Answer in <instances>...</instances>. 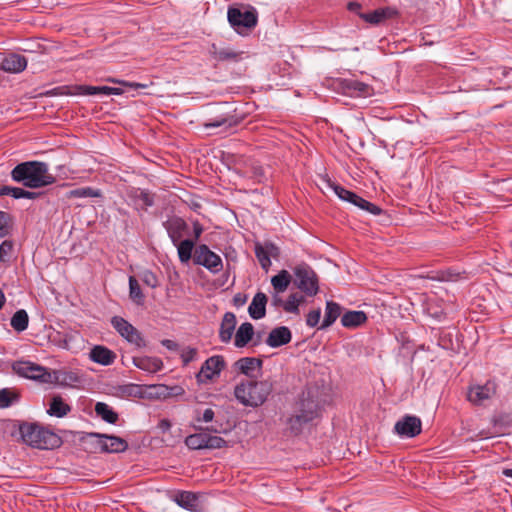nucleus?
Listing matches in <instances>:
<instances>
[{"instance_id":"20","label":"nucleus","mask_w":512,"mask_h":512,"mask_svg":"<svg viewBox=\"0 0 512 512\" xmlns=\"http://www.w3.org/2000/svg\"><path fill=\"white\" fill-rule=\"evenodd\" d=\"M291 340V330L287 326H278L270 331L265 343L271 348H278L288 344Z\"/></svg>"},{"instance_id":"42","label":"nucleus","mask_w":512,"mask_h":512,"mask_svg":"<svg viewBox=\"0 0 512 512\" xmlns=\"http://www.w3.org/2000/svg\"><path fill=\"white\" fill-rule=\"evenodd\" d=\"M29 316L26 310H17L11 318L10 325L17 332H23L28 328Z\"/></svg>"},{"instance_id":"60","label":"nucleus","mask_w":512,"mask_h":512,"mask_svg":"<svg viewBox=\"0 0 512 512\" xmlns=\"http://www.w3.org/2000/svg\"><path fill=\"white\" fill-rule=\"evenodd\" d=\"M253 178L261 183L264 179V170L261 166L253 167Z\"/></svg>"},{"instance_id":"10","label":"nucleus","mask_w":512,"mask_h":512,"mask_svg":"<svg viewBox=\"0 0 512 512\" xmlns=\"http://www.w3.org/2000/svg\"><path fill=\"white\" fill-rule=\"evenodd\" d=\"M111 325L128 343L135 345L138 348L145 347L146 343L141 333L123 317L113 316L111 318Z\"/></svg>"},{"instance_id":"49","label":"nucleus","mask_w":512,"mask_h":512,"mask_svg":"<svg viewBox=\"0 0 512 512\" xmlns=\"http://www.w3.org/2000/svg\"><path fill=\"white\" fill-rule=\"evenodd\" d=\"M17 400H18V395L15 392H13L7 388L0 390V407H2V408L9 407Z\"/></svg>"},{"instance_id":"31","label":"nucleus","mask_w":512,"mask_h":512,"mask_svg":"<svg viewBox=\"0 0 512 512\" xmlns=\"http://www.w3.org/2000/svg\"><path fill=\"white\" fill-rule=\"evenodd\" d=\"M133 364L146 372L156 373L163 368V362L158 357L139 356L133 357Z\"/></svg>"},{"instance_id":"14","label":"nucleus","mask_w":512,"mask_h":512,"mask_svg":"<svg viewBox=\"0 0 512 512\" xmlns=\"http://www.w3.org/2000/svg\"><path fill=\"white\" fill-rule=\"evenodd\" d=\"M254 253L261 268L268 271L272 265L271 257H276L279 254V249L272 242H266L264 245L257 242L255 243Z\"/></svg>"},{"instance_id":"43","label":"nucleus","mask_w":512,"mask_h":512,"mask_svg":"<svg viewBox=\"0 0 512 512\" xmlns=\"http://www.w3.org/2000/svg\"><path fill=\"white\" fill-rule=\"evenodd\" d=\"M328 185L330 188L333 189V191L335 192V194L343 201H346V202H349L351 204H354V202L357 200L358 198V194H356L355 192L353 191H350V190H347L346 188H344L343 186L339 185V184H336L334 182H331L330 180L328 181Z\"/></svg>"},{"instance_id":"36","label":"nucleus","mask_w":512,"mask_h":512,"mask_svg":"<svg viewBox=\"0 0 512 512\" xmlns=\"http://www.w3.org/2000/svg\"><path fill=\"white\" fill-rule=\"evenodd\" d=\"M71 411L69 404L65 403L61 396L56 395L51 398L47 413L50 416L62 418Z\"/></svg>"},{"instance_id":"22","label":"nucleus","mask_w":512,"mask_h":512,"mask_svg":"<svg viewBox=\"0 0 512 512\" xmlns=\"http://www.w3.org/2000/svg\"><path fill=\"white\" fill-rule=\"evenodd\" d=\"M491 424L493 426L494 431L485 434L484 432H481V434L484 436V438H490L497 435H503L504 432L512 427V414L509 413H499L494 415L491 418Z\"/></svg>"},{"instance_id":"53","label":"nucleus","mask_w":512,"mask_h":512,"mask_svg":"<svg viewBox=\"0 0 512 512\" xmlns=\"http://www.w3.org/2000/svg\"><path fill=\"white\" fill-rule=\"evenodd\" d=\"M320 318H321V310L320 309L310 311L306 317L307 326L312 327V328L316 327L318 325V323L320 322Z\"/></svg>"},{"instance_id":"37","label":"nucleus","mask_w":512,"mask_h":512,"mask_svg":"<svg viewBox=\"0 0 512 512\" xmlns=\"http://www.w3.org/2000/svg\"><path fill=\"white\" fill-rule=\"evenodd\" d=\"M291 282H292V276L285 269L279 271L278 274L274 275L271 278L272 288H273V290H275L277 292H285L288 289Z\"/></svg>"},{"instance_id":"52","label":"nucleus","mask_w":512,"mask_h":512,"mask_svg":"<svg viewBox=\"0 0 512 512\" xmlns=\"http://www.w3.org/2000/svg\"><path fill=\"white\" fill-rule=\"evenodd\" d=\"M141 280L143 281L144 284L151 288H155L159 284L157 276L149 270H145L141 274Z\"/></svg>"},{"instance_id":"27","label":"nucleus","mask_w":512,"mask_h":512,"mask_svg":"<svg viewBox=\"0 0 512 512\" xmlns=\"http://www.w3.org/2000/svg\"><path fill=\"white\" fill-rule=\"evenodd\" d=\"M237 324L233 312H226L222 318L219 328V339L222 343H229L232 339Z\"/></svg>"},{"instance_id":"11","label":"nucleus","mask_w":512,"mask_h":512,"mask_svg":"<svg viewBox=\"0 0 512 512\" xmlns=\"http://www.w3.org/2000/svg\"><path fill=\"white\" fill-rule=\"evenodd\" d=\"M13 370L22 377L37 380L41 383H49L50 371L31 361H17L13 364Z\"/></svg>"},{"instance_id":"34","label":"nucleus","mask_w":512,"mask_h":512,"mask_svg":"<svg viewBox=\"0 0 512 512\" xmlns=\"http://www.w3.org/2000/svg\"><path fill=\"white\" fill-rule=\"evenodd\" d=\"M367 319L364 311H347L341 317V324L345 328L354 329L363 325Z\"/></svg>"},{"instance_id":"24","label":"nucleus","mask_w":512,"mask_h":512,"mask_svg":"<svg viewBox=\"0 0 512 512\" xmlns=\"http://www.w3.org/2000/svg\"><path fill=\"white\" fill-rule=\"evenodd\" d=\"M339 87L343 94L355 97L368 94L369 85L353 79H342L339 81Z\"/></svg>"},{"instance_id":"8","label":"nucleus","mask_w":512,"mask_h":512,"mask_svg":"<svg viewBox=\"0 0 512 512\" xmlns=\"http://www.w3.org/2000/svg\"><path fill=\"white\" fill-rule=\"evenodd\" d=\"M124 89L119 87L110 86H89V85H75L73 87L61 86L56 87L51 91L52 95H121Z\"/></svg>"},{"instance_id":"1","label":"nucleus","mask_w":512,"mask_h":512,"mask_svg":"<svg viewBox=\"0 0 512 512\" xmlns=\"http://www.w3.org/2000/svg\"><path fill=\"white\" fill-rule=\"evenodd\" d=\"M322 412L318 391L311 388L304 390L295 402L292 412L283 420L285 433L293 437L300 436L306 427L321 418Z\"/></svg>"},{"instance_id":"21","label":"nucleus","mask_w":512,"mask_h":512,"mask_svg":"<svg viewBox=\"0 0 512 512\" xmlns=\"http://www.w3.org/2000/svg\"><path fill=\"white\" fill-rule=\"evenodd\" d=\"M263 361L255 357H243L234 363V368L247 377H255L256 372L262 369Z\"/></svg>"},{"instance_id":"63","label":"nucleus","mask_w":512,"mask_h":512,"mask_svg":"<svg viewBox=\"0 0 512 512\" xmlns=\"http://www.w3.org/2000/svg\"><path fill=\"white\" fill-rule=\"evenodd\" d=\"M158 427L163 431V432H166L168 431L170 428H171V423L168 419H162L160 422H159V425Z\"/></svg>"},{"instance_id":"45","label":"nucleus","mask_w":512,"mask_h":512,"mask_svg":"<svg viewBox=\"0 0 512 512\" xmlns=\"http://www.w3.org/2000/svg\"><path fill=\"white\" fill-rule=\"evenodd\" d=\"M129 296L137 305H142L144 303V294L141 291L137 279L133 276L129 277Z\"/></svg>"},{"instance_id":"33","label":"nucleus","mask_w":512,"mask_h":512,"mask_svg":"<svg viewBox=\"0 0 512 512\" xmlns=\"http://www.w3.org/2000/svg\"><path fill=\"white\" fill-rule=\"evenodd\" d=\"M254 327L250 322L242 323L235 333L234 345L237 348L245 347L249 342L253 340Z\"/></svg>"},{"instance_id":"46","label":"nucleus","mask_w":512,"mask_h":512,"mask_svg":"<svg viewBox=\"0 0 512 512\" xmlns=\"http://www.w3.org/2000/svg\"><path fill=\"white\" fill-rule=\"evenodd\" d=\"M119 392L123 396L137 398H142L144 394L142 386L134 383L119 386Z\"/></svg>"},{"instance_id":"25","label":"nucleus","mask_w":512,"mask_h":512,"mask_svg":"<svg viewBox=\"0 0 512 512\" xmlns=\"http://www.w3.org/2000/svg\"><path fill=\"white\" fill-rule=\"evenodd\" d=\"M49 383H55L62 387H72L81 381L80 376L73 371L54 370L50 372Z\"/></svg>"},{"instance_id":"39","label":"nucleus","mask_w":512,"mask_h":512,"mask_svg":"<svg viewBox=\"0 0 512 512\" xmlns=\"http://www.w3.org/2000/svg\"><path fill=\"white\" fill-rule=\"evenodd\" d=\"M175 502L187 510H195L198 505V497L189 491L179 492L175 496Z\"/></svg>"},{"instance_id":"38","label":"nucleus","mask_w":512,"mask_h":512,"mask_svg":"<svg viewBox=\"0 0 512 512\" xmlns=\"http://www.w3.org/2000/svg\"><path fill=\"white\" fill-rule=\"evenodd\" d=\"M305 302V297L299 293H292L288 296L286 300H284V304L282 309L290 314L299 315L300 309L299 306Z\"/></svg>"},{"instance_id":"55","label":"nucleus","mask_w":512,"mask_h":512,"mask_svg":"<svg viewBox=\"0 0 512 512\" xmlns=\"http://www.w3.org/2000/svg\"><path fill=\"white\" fill-rule=\"evenodd\" d=\"M282 293L283 292H277L275 290L271 292V305L276 309L282 308L284 304V300L281 296Z\"/></svg>"},{"instance_id":"4","label":"nucleus","mask_w":512,"mask_h":512,"mask_svg":"<svg viewBox=\"0 0 512 512\" xmlns=\"http://www.w3.org/2000/svg\"><path fill=\"white\" fill-rule=\"evenodd\" d=\"M19 431L23 442L33 448L49 450L62 445L61 437L36 423H24Z\"/></svg>"},{"instance_id":"51","label":"nucleus","mask_w":512,"mask_h":512,"mask_svg":"<svg viewBox=\"0 0 512 512\" xmlns=\"http://www.w3.org/2000/svg\"><path fill=\"white\" fill-rule=\"evenodd\" d=\"M13 242L10 240H4L0 244V261L6 262L9 261L11 252L13 250Z\"/></svg>"},{"instance_id":"29","label":"nucleus","mask_w":512,"mask_h":512,"mask_svg":"<svg viewBox=\"0 0 512 512\" xmlns=\"http://www.w3.org/2000/svg\"><path fill=\"white\" fill-rule=\"evenodd\" d=\"M237 124L238 121L235 116L231 114H221L207 119V121L203 123V126L206 129L220 128L221 131H226L228 128L234 127Z\"/></svg>"},{"instance_id":"23","label":"nucleus","mask_w":512,"mask_h":512,"mask_svg":"<svg viewBox=\"0 0 512 512\" xmlns=\"http://www.w3.org/2000/svg\"><path fill=\"white\" fill-rule=\"evenodd\" d=\"M79 441L82 444L85 451L90 453L102 452V445L104 441V434L100 433H86L81 432Z\"/></svg>"},{"instance_id":"6","label":"nucleus","mask_w":512,"mask_h":512,"mask_svg":"<svg viewBox=\"0 0 512 512\" xmlns=\"http://www.w3.org/2000/svg\"><path fill=\"white\" fill-rule=\"evenodd\" d=\"M227 18L230 26L240 35H246L258 23V13L254 7H248L245 10L229 7Z\"/></svg>"},{"instance_id":"40","label":"nucleus","mask_w":512,"mask_h":512,"mask_svg":"<svg viewBox=\"0 0 512 512\" xmlns=\"http://www.w3.org/2000/svg\"><path fill=\"white\" fill-rule=\"evenodd\" d=\"M97 416L109 424H115L118 420V414L106 403L97 402L95 405Z\"/></svg>"},{"instance_id":"18","label":"nucleus","mask_w":512,"mask_h":512,"mask_svg":"<svg viewBox=\"0 0 512 512\" xmlns=\"http://www.w3.org/2000/svg\"><path fill=\"white\" fill-rule=\"evenodd\" d=\"M163 226L173 244H177L181 241L182 237L188 230V225L185 220L177 216L171 217L163 222Z\"/></svg>"},{"instance_id":"41","label":"nucleus","mask_w":512,"mask_h":512,"mask_svg":"<svg viewBox=\"0 0 512 512\" xmlns=\"http://www.w3.org/2000/svg\"><path fill=\"white\" fill-rule=\"evenodd\" d=\"M177 247L178 257L181 263H188L193 257L192 252L194 249V241L185 239L174 244Z\"/></svg>"},{"instance_id":"47","label":"nucleus","mask_w":512,"mask_h":512,"mask_svg":"<svg viewBox=\"0 0 512 512\" xmlns=\"http://www.w3.org/2000/svg\"><path fill=\"white\" fill-rule=\"evenodd\" d=\"M353 205L359 207L360 209H362L364 211H367L368 213H370L372 215L377 216V215H380L383 213L382 208L375 205L374 203H371V202L365 200L361 196H358L357 200L354 202Z\"/></svg>"},{"instance_id":"57","label":"nucleus","mask_w":512,"mask_h":512,"mask_svg":"<svg viewBox=\"0 0 512 512\" xmlns=\"http://www.w3.org/2000/svg\"><path fill=\"white\" fill-rule=\"evenodd\" d=\"M7 195H11L14 199H21L24 195V189L7 186Z\"/></svg>"},{"instance_id":"5","label":"nucleus","mask_w":512,"mask_h":512,"mask_svg":"<svg viewBox=\"0 0 512 512\" xmlns=\"http://www.w3.org/2000/svg\"><path fill=\"white\" fill-rule=\"evenodd\" d=\"M200 432L188 435L185 438V445L191 450H203V449H221L227 447V441L216 435H212L211 432L217 433L218 430L213 427H207L205 429L199 428Z\"/></svg>"},{"instance_id":"44","label":"nucleus","mask_w":512,"mask_h":512,"mask_svg":"<svg viewBox=\"0 0 512 512\" xmlns=\"http://www.w3.org/2000/svg\"><path fill=\"white\" fill-rule=\"evenodd\" d=\"M101 196V192L98 189L91 187H81L71 190L67 193V198H97Z\"/></svg>"},{"instance_id":"26","label":"nucleus","mask_w":512,"mask_h":512,"mask_svg":"<svg viewBox=\"0 0 512 512\" xmlns=\"http://www.w3.org/2000/svg\"><path fill=\"white\" fill-rule=\"evenodd\" d=\"M243 52L231 48H218L212 45L211 55L218 62L238 63L243 59Z\"/></svg>"},{"instance_id":"12","label":"nucleus","mask_w":512,"mask_h":512,"mask_svg":"<svg viewBox=\"0 0 512 512\" xmlns=\"http://www.w3.org/2000/svg\"><path fill=\"white\" fill-rule=\"evenodd\" d=\"M226 362L222 355H214L205 360L200 371L196 374V380L199 384L207 383L214 377L219 376L225 368Z\"/></svg>"},{"instance_id":"48","label":"nucleus","mask_w":512,"mask_h":512,"mask_svg":"<svg viewBox=\"0 0 512 512\" xmlns=\"http://www.w3.org/2000/svg\"><path fill=\"white\" fill-rule=\"evenodd\" d=\"M12 230V217L9 213L0 211V238L10 235Z\"/></svg>"},{"instance_id":"50","label":"nucleus","mask_w":512,"mask_h":512,"mask_svg":"<svg viewBox=\"0 0 512 512\" xmlns=\"http://www.w3.org/2000/svg\"><path fill=\"white\" fill-rule=\"evenodd\" d=\"M198 357L197 348L187 346L182 349L180 353V358L182 360L183 366H187L190 362L195 361Z\"/></svg>"},{"instance_id":"30","label":"nucleus","mask_w":512,"mask_h":512,"mask_svg":"<svg viewBox=\"0 0 512 512\" xmlns=\"http://www.w3.org/2000/svg\"><path fill=\"white\" fill-rule=\"evenodd\" d=\"M90 359L95 363L108 366L114 363L116 354L105 346L96 345L90 351Z\"/></svg>"},{"instance_id":"19","label":"nucleus","mask_w":512,"mask_h":512,"mask_svg":"<svg viewBox=\"0 0 512 512\" xmlns=\"http://www.w3.org/2000/svg\"><path fill=\"white\" fill-rule=\"evenodd\" d=\"M27 63L28 61L25 56L17 53H10L2 59L0 69L7 73L17 74L26 69Z\"/></svg>"},{"instance_id":"58","label":"nucleus","mask_w":512,"mask_h":512,"mask_svg":"<svg viewBox=\"0 0 512 512\" xmlns=\"http://www.w3.org/2000/svg\"><path fill=\"white\" fill-rule=\"evenodd\" d=\"M215 413L211 408L204 410L202 417H198L197 421L211 422L214 419Z\"/></svg>"},{"instance_id":"17","label":"nucleus","mask_w":512,"mask_h":512,"mask_svg":"<svg viewBox=\"0 0 512 512\" xmlns=\"http://www.w3.org/2000/svg\"><path fill=\"white\" fill-rule=\"evenodd\" d=\"M495 392V383L487 381L484 385H475L470 387L467 397L471 403L475 405H481L484 403V401L490 399L495 394Z\"/></svg>"},{"instance_id":"15","label":"nucleus","mask_w":512,"mask_h":512,"mask_svg":"<svg viewBox=\"0 0 512 512\" xmlns=\"http://www.w3.org/2000/svg\"><path fill=\"white\" fill-rule=\"evenodd\" d=\"M399 15L400 12L396 7L386 6L361 15V19L371 25H379L387 20L398 18Z\"/></svg>"},{"instance_id":"54","label":"nucleus","mask_w":512,"mask_h":512,"mask_svg":"<svg viewBox=\"0 0 512 512\" xmlns=\"http://www.w3.org/2000/svg\"><path fill=\"white\" fill-rule=\"evenodd\" d=\"M107 81L112 83H117L123 87L131 88V89H138V88H146V84L138 83V82H129L125 80H119L115 78H108Z\"/></svg>"},{"instance_id":"3","label":"nucleus","mask_w":512,"mask_h":512,"mask_svg":"<svg viewBox=\"0 0 512 512\" xmlns=\"http://www.w3.org/2000/svg\"><path fill=\"white\" fill-rule=\"evenodd\" d=\"M273 384L269 380H245L234 388V396L239 403L248 407L263 405L272 393Z\"/></svg>"},{"instance_id":"9","label":"nucleus","mask_w":512,"mask_h":512,"mask_svg":"<svg viewBox=\"0 0 512 512\" xmlns=\"http://www.w3.org/2000/svg\"><path fill=\"white\" fill-rule=\"evenodd\" d=\"M193 262L196 265L203 266L212 274H217L223 269L221 257L213 252L206 244H200L195 247Z\"/></svg>"},{"instance_id":"32","label":"nucleus","mask_w":512,"mask_h":512,"mask_svg":"<svg viewBox=\"0 0 512 512\" xmlns=\"http://www.w3.org/2000/svg\"><path fill=\"white\" fill-rule=\"evenodd\" d=\"M128 448V443L125 439L104 434V441L102 445V452L105 453H120L124 452Z\"/></svg>"},{"instance_id":"35","label":"nucleus","mask_w":512,"mask_h":512,"mask_svg":"<svg viewBox=\"0 0 512 512\" xmlns=\"http://www.w3.org/2000/svg\"><path fill=\"white\" fill-rule=\"evenodd\" d=\"M342 307L340 304L334 301H327L325 307L324 319L319 327V329H326L330 327L337 318L341 315Z\"/></svg>"},{"instance_id":"61","label":"nucleus","mask_w":512,"mask_h":512,"mask_svg":"<svg viewBox=\"0 0 512 512\" xmlns=\"http://www.w3.org/2000/svg\"><path fill=\"white\" fill-rule=\"evenodd\" d=\"M193 232L196 240L201 236L203 232V227L198 221H195L193 223Z\"/></svg>"},{"instance_id":"2","label":"nucleus","mask_w":512,"mask_h":512,"mask_svg":"<svg viewBox=\"0 0 512 512\" xmlns=\"http://www.w3.org/2000/svg\"><path fill=\"white\" fill-rule=\"evenodd\" d=\"M11 178L31 189L45 187L56 181L49 173L48 164L42 161H26L16 165L11 171Z\"/></svg>"},{"instance_id":"56","label":"nucleus","mask_w":512,"mask_h":512,"mask_svg":"<svg viewBox=\"0 0 512 512\" xmlns=\"http://www.w3.org/2000/svg\"><path fill=\"white\" fill-rule=\"evenodd\" d=\"M348 11L357 14L360 18L361 15H365L366 13L361 12L362 5L357 1H351L347 4Z\"/></svg>"},{"instance_id":"28","label":"nucleus","mask_w":512,"mask_h":512,"mask_svg":"<svg viewBox=\"0 0 512 512\" xmlns=\"http://www.w3.org/2000/svg\"><path fill=\"white\" fill-rule=\"evenodd\" d=\"M268 302V297L265 293L259 291L257 292L252 302L248 307V313L250 317L254 320H259L265 317L266 315V304Z\"/></svg>"},{"instance_id":"62","label":"nucleus","mask_w":512,"mask_h":512,"mask_svg":"<svg viewBox=\"0 0 512 512\" xmlns=\"http://www.w3.org/2000/svg\"><path fill=\"white\" fill-rule=\"evenodd\" d=\"M233 300H234V304H235L236 306H242V305H244V304H245V302H246V296H245V295H242V294H240V293H238V294H236V295L234 296V299H233Z\"/></svg>"},{"instance_id":"59","label":"nucleus","mask_w":512,"mask_h":512,"mask_svg":"<svg viewBox=\"0 0 512 512\" xmlns=\"http://www.w3.org/2000/svg\"><path fill=\"white\" fill-rule=\"evenodd\" d=\"M161 345L170 351H177L179 349L178 343L170 339H163Z\"/></svg>"},{"instance_id":"13","label":"nucleus","mask_w":512,"mask_h":512,"mask_svg":"<svg viewBox=\"0 0 512 512\" xmlns=\"http://www.w3.org/2000/svg\"><path fill=\"white\" fill-rule=\"evenodd\" d=\"M394 431L401 437H416L422 431L421 419L414 415H405L395 423Z\"/></svg>"},{"instance_id":"64","label":"nucleus","mask_w":512,"mask_h":512,"mask_svg":"<svg viewBox=\"0 0 512 512\" xmlns=\"http://www.w3.org/2000/svg\"><path fill=\"white\" fill-rule=\"evenodd\" d=\"M262 332H258L256 335L254 334L252 342V346H258L262 343Z\"/></svg>"},{"instance_id":"16","label":"nucleus","mask_w":512,"mask_h":512,"mask_svg":"<svg viewBox=\"0 0 512 512\" xmlns=\"http://www.w3.org/2000/svg\"><path fill=\"white\" fill-rule=\"evenodd\" d=\"M127 196L136 210H146L155 203V194L145 189L131 187L127 190Z\"/></svg>"},{"instance_id":"7","label":"nucleus","mask_w":512,"mask_h":512,"mask_svg":"<svg viewBox=\"0 0 512 512\" xmlns=\"http://www.w3.org/2000/svg\"><path fill=\"white\" fill-rule=\"evenodd\" d=\"M294 284L307 296H315L319 291L317 274L307 263H301L293 269Z\"/></svg>"}]
</instances>
